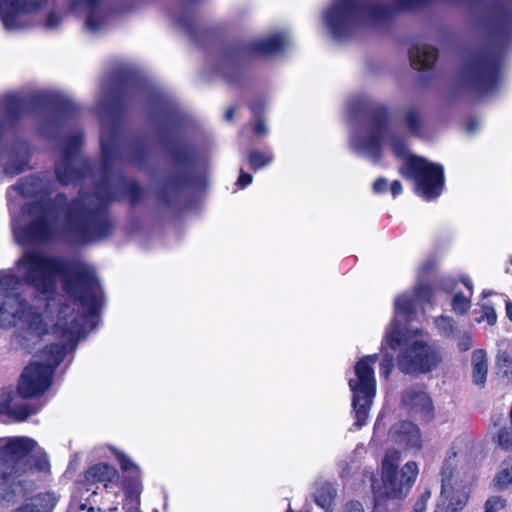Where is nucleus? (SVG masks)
<instances>
[{"label": "nucleus", "mask_w": 512, "mask_h": 512, "mask_svg": "<svg viewBox=\"0 0 512 512\" xmlns=\"http://www.w3.org/2000/svg\"><path fill=\"white\" fill-rule=\"evenodd\" d=\"M430 0H392L371 4L359 0H334L324 13V22L333 38L342 40L364 24H383L399 13L421 8Z\"/></svg>", "instance_id": "39448f33"}, {"label": "nucleus", "mask_w": 512, "mask_h": 512, "mask_svg": "<svg viewBox=\"0 0 512 512\" xmlns=\"http://www.w3.org/2000/svg\"><path fill=\"white\" fill-rule=\"evenodd\" d=\"M494 485L498 489H505L512 484V461L505 460L502 462L499 471L494 477Z\"/></svg>", "instance_id": "c756f323"}, {"label": "nucleus", "mask_w": 512, "mask_h": 512, "mask_svg": "<svg viewBox=\"0 0 512 512\" xmlns=\"http://www.w3.org/2000/svg\"><path fill=\"white\" fill-rule=\"evenodd\" d=\"M341 512H364V510L359 501H350L343 506Z\"/></svg>", "instance_id": "79ce46f5"}, {"label": "nucleus", "mask_w": 512, "mask_h": 512, "mask_svg": "<svg viewBox=\"0 0 512 512\" xmlns=\"http://www.w3.org/2000/svg\"><path fill=\"white\" fill-rule=\"evenodd\" d=\"M394 367V357L393 355L385 354L383 360L380 364V375L388 378L392 369Z\"/></svg>", "instance_id": "58836bf2"}, {"label": "nucleus", "mask_w": 512, "mask_h": 512, "mask_svg": "<svg viewBox=\"0 0 512 512\" xmlns=\"http://www.w3.org/2000/svg\"><path fill=\"white\" fill-rule=\"evenodd\" d=\"M506 506V500L500 496L489 497L484 504V512H499Z\"/></svg>", "instance_id": "c9c22d12"}, {"label": "nucleus", "mask_w": 512, "mask_h": 512, "mask_svg": "<svg viewBox=\"0 0 512 512\" xmlns=\"http://www.w3.org/2000/svg\"><path fill=\"white\" fill-rule=\"evenodd\" d=\"M472 382L483 387L486 383L488 365H487V354L483 349L475 350L472 353Z\"/></svg>", "instance_id": "a878e982"}, {"label": "nucleus", "mask_w": 512, "mask_h": 512, "mask_svg": "<svg viewBox=\"0 0 512 512\" xmlns=\"http://www.w3.org/2000/svg\"><path fill=\"white\" fill-rule=\"evenodd\" d=\"M252 180L253 177L251 174L241 171L236 184L238 187L243 189L250 185Z\"/></svg>", "instance_id": "37998d69"}, {"label": "nucleus", "mask_w": 512, "mask_h": 512, "mask_svg": "<svg viewBox=\"0 0 512 512\" xmlns=\"http://www.w3.org/2000/svg\"><path fill=\"white\" fill-rule=\"evenodd\" d=\"M402 405L408 413L419 415L421 418L432 417V402L428 394L420 388L410 387L406 389L401 398Z\"/></svg>", "instance_id": "aec40b11"}, {"label": "nucleus", "mask_w": 512, "mask_h": 512, "mask_svg": "<svg viewBox=\"0 0 512 512\" xmlns=\"http://www.w3.org/2000/svg\"><path fill=\"white\" fill-rule=\"evenodd\" d=\"M166 122L168 125H172L174 123V115H167Z\"/></svg>", "instance_id": "4d7b16f0"}, {"label": "nucleus", "mask_w": 512, "mask_h": 512, "mask_svg": "<svg viewBox=\"0 0 512 512\" xmlns=\"http://www.w3.org/2000/svg\"><path fill=\"white\" fill-rule=\"evenodd\" d=\"M434 322L440 334L447 337L453 335L455 330V323L450 317L440 316L436 318Z\"/></svg>", "instance_id": "473e14b6"}, {"label": "nucleus", "mask_w": 512, "mask_h": 512, "mask_svg": "<svg viewBox=\"0 0 512 512\" xmlns=\"http://www.w3.org/2000/svg\"><path fill=\"white\" fill-rule=\"evenodd\" d=\"M115 455L122 471L129 473L122 481L125 496L123 507L128 512H140V496L143 490L140 468L124 453L115 451Z\"/></svg>", "instance_id": "dca6fc26"}, {"label": "nucleus", "mask_w": 512, "mask_h": 512, "mask_svg": "<svg viewBox=\"0 0 512 512\" xmlns=\"http://www.w3.org/2000/svg\"><path fill=\"white\" fill-rule=\"evenodd\" d=\"M432 287L428 284L416 285L413 294H403L395 299V318L386 331V341L392 350L400 349L397 356V366L404 374H425L442 361L438 347L415 339L419 330L411 331L400 323V318L410 322L418 311L432 304Z\"/></svg>", "instance_id": "7ed1b4c3"}, {"label": "nucleus", "mask_w": 512, "mask_h": 512, "mask_svg": "<svg viewBox=\"0 0 512 512\" xmlns=\"http://www.w3.org/2000/svg\"><path fill=\"white\" fill-rule=\"evenodd\" d=\"M478 125H479V123L477 121H474V120L470 121L467 125V131L469 133H474L476 131Z\"/></svg>", "instance_id": "3c124183"}, {"label": "nucleus", "mask_w": 512, "mask_h": 512, "mask_svg": "<svg viewBox=\"0 0 512 512\" xmlns=\"http://www.w3.org/2000/svg\"><path fill=\"white\" fill-rule=\"evenodd\" d=\"M82 134H72L60 146L61 158L56 163L55 172L60 183L67 185L82 177L90 171L89 163L80 156L79 148Z\"/></svg>", "instance_id": "ddd939ff"}, {"label": "nucleus", "mask_w": 512, "mask_h": 512, "mask_svg": "<svg viewBox=\"0 0 512 512\" xmlns=\"http://www.w3.org/2000/svg\"><path fill=\"white\" fill-rule=\"evenodd\" d=\"M511 264H512V257H511Z\"/></svg>", "instance_id": "680f3d73"}, {"label": "nucleus", "mask_w": 512, "mask_h": 512, "mask_svg": "<svg viewBox=\"0 0 512 512\" xmlns=\"http://www.w3.org/2000/svg\"><path fill=\"white\" fill-rule=\"evenodd\" d=\"M74 11H83L86 14L85 25L91 33L104 30L109 22L110 13L105 0H70Z\"/></svg>", "instance_id": "a211bd4d"}, {"label": "nucleus", "mask_w": 512, "mask_h": 512, "mask_svg": "<svg viewBox=\"0 0 512 512\" xmlns=\"http://www.w3.org/2000/svg\"><path fill=\"white\" fill-rule=\"evenodd\" d=\"M49 187L50 183L48 181L38 175H33L21 180L19 184L13 187V190L24 197H33L46 194Z\"/></svg>", "instance_id": "5701e85b"}, {"label": "nucleus", "mask_w": 512, "mask_h": 512, "mask_svg": "<svg viewBox=\"0 0 512 512\" xmlns=\"http://www.w3.org/2000/svg\"><path fill=\"white\" fill-rule=\"evenodd\" d=\"M463 78L465 83L481 95H488L500 85V61L491 54L473 58L465 67Z\"/></svg>", "instance_id": "9b49d317"}, {"label": "nucleus", "mask_w": 512, "mask_h": 512, "mask_svg": "<svg viewBox=\"0 0 512 512\" xmlns=\"http://www.w3.org/2000/svg\"><path fill=\"white\" fill-rule=\"evenodd\" d=\"M36 468L47 471V455L29 437H12L0 439V500L14 502L17 497H24L22 481L15 475Z\"/></svg>", "instance_id": "423d86ee"}, {"label": "nucleus", "mask_w": 512, "mask_h": 512, "mask_svg": "<svg viewBox=\"0 0 512 512\" xmlns=\"http://www.w3.org/2000/svg\"><path fill=\"white\" fill-rule=\"evenodd\" d=\"M391 193L394 197L400 195L402 193V184L400 181L395 180L391 183L390 187Z\"/></svg>", "instance_id": "09e8293b"}, {"label": "nucleus", "mask_w": 512, "mask_h": 512, "mask_svg": "<svg viewBox=\"0 0 512 512\" xmlns=\"http://www.w3.org/2000/svg\"><path fill=\"white\" fill-rule=\"evenodd\" d=\"M336 496L337 489L332 483L326 481L316 482L314 499L316 504L326 512L333 509Z\"/></svg>", "instance_id": "393cba45"}, {"label": "nucleus", "mask_w": 512, "mask_h": 512, "mask_svg": "<svg viewBox=\"0 0 512 512\" xmlns=\"http://www.w3.org/2000/svg\"><path fill=\"white\" fill-rule=\"evenodd\" d=\"M431 497V491L426 489L413 505L411 512H426L428 500Z\"/></svg>", "instance_id": "4c0bfd02"}, {"label": "nucleus", "mask_w": 512, "mask_h": 512, "mask_svg": "<svg viewBox=\"0 0 512 512\" xmlns=\"http://www.w3.org/2000/svg\"><path fill=\"white\" fill-rule=\"evenodd\" d=\"M399 462L400 453L396 450L388 451L382 461V494L387 498L406 497L417 478L416 462H407L400 471Z\"/></svg>", "instance_id": "1a4fd4ad"}, {"label": "nucleus", "mask_w": 512, "mask_h": 512, "mask_svg": "<svg viewBox=\"0 0 512 512\" xmlns=\"http://www.w3.org/2000/svg\"><path fill=\"white\" fill-rule=\"evenodd\" d=\"M387 188V180L383 177L378 178L373 185V190L376 193H382L386 191Z\"/></svg>", "instance_id": "c03bdc74"}, {"label": "nucleus", "mask_w": 512, "mask_h": 512, "mask_svg": "<svg viewBox=\"0 0 512 512\" xmlns=\"http://www.w3.org/2000/svg\"><path fill=\"white\" fill-rule=\"evenodd\" d=\"M498 445L507 451H512V431L508 428H501L497 435Z\"/></svg>", "instance_id": "e433bc0d"}, {"label": "nucleus", "mask_w": 512, "mask_h": 512, "mask_svg": "<svg viewBox=\"0 0 512 512\" xmlns=\"http://www.w3.org/2000/svg\"><path fill=\"white\" fill-rule=\"evenodd\" d=\"M177 22H178L179 26H181L187 32H189V33L191 32L192 22H191L190 18H187V17L183 16V17H180L177 20Z\"/></svg>", "instance_id": "de8ad7c7"}, {"label": "nucleus", "mask_w": 512, "mask_h": 512, "mask_svg": "<svg viewBox=\"0 0 512 512\" xmlns=\"http://www.w3.org/2000/svg\"><path fill=\"white\" fill-rule=\"evenodd\" d=\"M197 41L206 50H209L210 48H212V49H215V50L221 52V50H222L221 29H206L202 32L201 38Z\"/></svg>", "instance_id": "bb28decb"}, {"label": "nucleus", "mask_w": 512, "mask_h": 512, "mask_svg": "<svg viewBox=\"0 0 512 512\" xmlns=\"http://www.w3.org/2000/svg\"><path fill=\"white\" fill-rule=\"evenodd\" d=\"M431 268L430 263H425L422 265V267L419 269V275L422 276L426 271H428Z\"/></svg>", "instance_id": "5fc2aeb1"}, {"label": "nucleus", "mask_w": 512, "mask_h": 512, "mask_svg": "<svg viewBox=\"0 0 512 512\" xmlns=\"http://www.w3.org/2000/svg\"><path fill=\"white\" fill-rule=\"evenodd\" d=\"M254 132L260 136H264L267 134V127L261 119H259L255 126H254Z\"/></svg>", "instance_id": "a18cd8bd"}, {"label": "nucleus", "mask_w": 512, "mask_h": 512, "mask_svg": "<svg viewBox=\"0 0 512 512\" xmlns=\"http://www.w3.org/2000/svg\"><path fill=\"white\" fill-rule=\"evenodd\" d=\"M437 50L429 45L417 44L409 51L411 65L417 70L431 68L437 60Z\"/></svg>", "instance_id": "4be33fe9"}, {"label": "nucleus", "mask_w": 512, "mask_h": 512, "mask_svg": "<svg viewBox=\"0 0 512 512\" xmlns=\"http://www.w3.org/2000/svg\"><path fill=\"white\" fill-rule=\"evenodd\" d=\"M389 436L396 444L405 448L420 449L422 439L419 428L409 421H401L395 424Z\"/></svg>", "instance_id": "412c9836"}, {"label": "nucleus", "mask_w": 512, "mask_h": 512, "mask_svg": "<svg viewBox=\"0 0 512 512\" xmlns=\"http://www.w3.org/2000/svg\"><path fill=\"white\" fill-rule=\"evenodd\" d=\"M252 110L253 112L256 114L257 113V110H256V107L255 106H252Z\"/></svg>", "instance_id": "052dcab7"}, {"label": "nucleus", "mask_w": 512, "mask_h": 512, "mask_svg": "<svg viewBox=\"0 0 512 512\" xmlns=\"http://www.w3.org/2000/svg\"><path fill=\"white\" fill-rule=\"evenodd\" d=\"M47 0H1L2 25L8 32H21L36 23L35 16Z\"/></svg>", "instance_id": "4468645a"}, {"label": "nucleus", "mask_w": 512, "mask_h": 512, "mask_svg": "<svg viewBox=\"0 0 512 512\" xmlns=\"http://www.w3.org/2000/svg\"><path fill=\"white\" fill-rule=\"evenodd\" d=\"M400 173L416 183V192L426 200L437 198L444 187V169L419 156H408Z\"/></svg>", "instance_id": "6e6552de"}, {"label": "nucleus", "mask_w": 512, "mask_h": 512, "mask_svg": "<svg viewBox=\"0 0 512 512\" xmlns=\"http://www.w3.org/2000/svg\"><path fill=\"white\" fill-rule=\"evenodd\" d=\"M487 13L490 24L499 34L512 33V0H489Z\"/></svg>", "instance_id": "6ab92c4d"}, {"label": "nucleus", "mask_w": 512, "mask_h": 512, "mask_svg": "<svg viewBox=\"0 0 512 512\" xmlns=\"http://www.w3.org/2000/svg\"><path fill=\"white\" fill-rule=\"evenodd\" d=\"M377 359V354L361 358L354 367V377L349 378L348 381L352 392V407L355 418L353 426L357 429L366 424L376 394L373 366Z\"/></svg>", "instance_id": "0eeeda50"}, {"label": "nucleus", "mask_w": 512, "mask_h": 512, "mask_svg": "<svg viewBox=\"0 0 512 512\" xmlns=\"http://www.w3.org/2000/svg\"><path fill=\"white\" fill-rule=\"evenodd\" d=\"M31 105L44 110L46 118L39 129L46 137H53L50 129H58L59 122L55 119V114H70L75 110V105L69 98L53 91L38 92L32 97Z\"/></svg>", "instance_id": "2eb2a0df"}, {"label": "nucleus", "mask_w": 512, "mask_h": 512, "mask_svg": "<svg viewBox=\"0 0 512 512\" xmlns=\"http://www.w3.org/2000/svg\"><path fill=\"white\" fill-rule=\"evenodd\" d=\"M32 149L24 140H18L4 147L0 153L2 173L14 177L30 169Z\"/></svg>", "instance_id": "f3484780"}, {"label": "nucleus", "mask_w": 512, "mask_h": 512, "mask_svg": "<svg viewBox=\"0 0 512 512\" xmlns=\"http://www.w3.org/2000/svg\"><path fill=\"white\" fill-rule=\"evenodd\" d=\"M471 306L470 299L462 293H457L452 300V309L455 313L464 314Z\"/></svg>", "instance_id": "f704fd0d"}, {"label": "nucleus", "mask_w": 512, "mask_h": 512, "mask_svg": "<svg viewBox=\"0 0 512 512\" xmlns=\"http://www.w3.org/2000/svg\"><path fill=\"white\" fill-rule=\"evenodd\" d=\"M13 270L0 272V326L15 327L12 345L30 352L52 329L62 343L46 346L23 370L17 392L0 393V415L19 421L36 413L24 398L37 397L52 384L55 368L78 341L95 328L103 301L92 266L25 251Z\"/></svg>", "instance_id": "f257e3e1"}, {"label": "nucleus", "mask_w": 512, "mask_h": 512, "mask_svg": "<svg viewBox=\"0 0 512 512\" xmlns=\"http://www.w3.org/2000/svg\"><path fill=\"white\" fill-rule=\"evenodd\" d=\"M290 42V35L287 31H280L270 36L256 38L249 43H238L226 46V81L228 80V69L235 60L245 59L256 55H274L283 51Z\"/></svg>", "instance_id": "f8f14e48"}, {"label": "nucleus", "mask_w": 512, "mask_h": 512, "mask_svg": "<svg viewBox=\"0 0 512 512\" xmlns=\"http://www.w3.org/2000/svg\"><path fill=\"white\" fill-rule=\"evenodd\" d=\"M233 113H234V111H233V109H231V108L226 110V114H225L226 121H228V120H231V119H232V117H233Z\"/></svg>", "instance_id": "6e6d98bb"}, {"label": "nucleus", "mask_w": 512, "mask_h": 512, "mask_svg": "<svg viewBox=\"0 0 512 512\" xmlns=\"http://www.w3.org/2000/svg\"><path fill=\"white\" fill-rule=\"evenodd\" d=\"M509 417H510V422L512 424V406H511V410H510V413H509Z\"/></svg>", "instance_id": "bf43d9fd"}, {"label": "nucleus", "mask_w": 512, "mask_h": 512, "mask_svg": "<svg viewBox=\"0 0 512 512\" xmlns=\"http://www.w3.org/2000/svg\"><path fill=\"white\" fill-rule=\"evenodd\" d=\"M288 512H291V510L289 509Z\"/></svg>", "instance_id": "e2e57ef3"}, {"label": "nucleus", "mask_w": 512, "mask_h": 512, "mask_svg": "<svg viewBox=\"0 0 512 512\" xmlns=\"http://www.w3.org/2000/svg\"><path fill=\"white\" fill-rule=\"evenodd\" d=\"M497 374L503 378H512V357L506 352H499L496 356Z\"/></svg>", "instance_id": "2f4dec72"}, {"label": "nucleus", "mask_w": 512, "mask_h": 512, "mask_svg": "<svg viewBox=\"0 0 512 512\" xmlns=\"http://www.w3.org/2000/svg\"><path fill=\"white\" fill-rule=\"evenodd\" d=\"M273 161V154L269 151L261 152L251 150L248 153V162L253 170H258L268 166Z\"/></svg>", "instance_id": "7c9ffc66"}, {"label": "nucleus", "mask_w": 512, "mask_h": 512, "mask_svg": "<svg viewBox=\"0 0 512 512\" xmlns=\"http://www.w3.org/2000/svg\"><path fill=\"white\" fill-rule=\"evenodd\" d=\"M403 124L414 136H421L423 130V120L420 112L415 108L408 109L403 116Z\"/></svg>", "instance_id": "cd10ccee"}, {"label": "nucleus", "mask_w": 512, "mask_h": 512, "mask_svg": "<svg viewBox=\"0 0 512 512\" xmlns=\"http://www.w3.org/2000/svg\"><path fill=\"white\" fill-rule=\"evenodd\" d=\"M347 109L351 119L364 117L366 120V126L362 130L351 132L350 144L355 151L373 161H379L382 157V146L388 141L396 157L407 156V140L391 130L389 113L385 107L370 108L366 98L358 97L348 102Z\"/></svg>", "instance_id": "20e7f679"}, {"label": "nucleus", "mask_w": 512, "mask_h": 512, "mask_svg": "<svg viewBox=\"0 0 512 512\" xmlns=\"http://www.w3.org/2000/svg\"><path fill=\"white\" fill-rule=\"evenodd\" d=\"M506 306V315L510 321H512V302L507 300L505 303Z\"/></svg>", "instance_id": "603ef678"}, {"label": "nucleus", "mask_w": 512, "mask_h": 512, "mask_svg": "<svg viewBox=\"0 0 512 512\" xmlns=\"http://www.w3.org/2000/svg\"><path fill=\"white\" fill-rule=\"evenodd\" d=\"M161 197H162L163 201H165V202H170L169 197H168V196H166V195H165V193H163Z\"/></svg>", "instance_id": "13d9d810"}, {"label": "nucleus", "mask_w": 512, "mask_h": 512, "mask_svg": "<svg viewBox=\"0 0 512 512\" xmlns=\"http://www.w3.org/2000/svg\"><path fill=\"white\" fill-rule=\"evenodd\" d=\"M85 478L88 482L103 483L104 488L107 489L109 484L118 480L119 474L113 466L100 463L90 467L85 474Z\"/></svg>", "instance_id": "b1692460"}, {"label": "nucleus", "mask_w": 512, "mask_h": 512, "mask_svg": "<svg viewBox=\"0 0 512 512\" xmlns=\"http://www.w3.org/2000/svg\"><path fill=\"white\" fill-rule=\"evenodd\" d=\"M441 482V495L434 512H461L467 504L469 490L456 472V453L444 460Z\"/></svg>", "instance_id": "9d476101"}, {"label": "nucleus", "mask_w": 512, "mask_h": 512, "mask_svg": "<svg viewBox=\"0 0 512 512\" xmlns=\"http://www.w3.org/2000/svg\"><path fill=\"white\" fill-rule=\"evenodd\" d=\"M62 23V16L55 12H50L44 22V26L48 30H56Z\"/></svg>", "instance_id": "ea45409f"}, {"label": "nucleus", "mask_w": 512, "mask_h": 512, "mask_svg": "<svg viewBox=\"0 0 512 512\" xmlns=\"http://www.w3.org/2000/svg\"><path fill=\"white\" fill-rule=\"evenodd\" d=\"M473 345L472 336L469 333L463 334L458 340V348L461 351L469 350Z\"/></svg>", "instance_id": "a19ab883"}, {"label": "nucleus", "mask_w": 512, "mask_h": 512, "mask_svg": "<svg viewBox=\"0 0 512 512\" xmlns=\"http://www.w3.org/2000/svg\"><path fill=\"white\" fill-rule=\"evenodd\" d=\"M48 501H50L49 495H38L15 512H47L53 508V504H49Z\"/></svg>", "instance_id": "c85d7f7f"}, {"label": "nucleus", "mask_w": 512, "mask_h": 512, "mask_svg": "<svg viewBox=\"0 0 512 512\" xmlns=\"http://www.w3.org/2000/svg\"><path fill=\"white\" fill-rule=\"evenodd\" d=\"M101 114L100 144L102 151V179L97 182L92 195L81 191L77 198L67 203L65 195L55 199L41 197L22 208L19 217H13L14 237L20 244L61 238L71 244H84L109 235L112 223L106 211L111 200L128 196L133 204L140 200L141 187L113 171L118 160L139 165L147 152L139 140L127 142L120 123L111 116L110 106L99 103Z\"/></svg>", "instance_id": "f03ea898"}, {"label": "nucleus", "mask_w": 512, "mask_h": 512, "mask_svg": "<svg viewBox=\"0 0 512 512\" xmlns=\"http://www.w3.org/2000/svg\"><path fill=\"white\" fill-rule=\"evenodd\" d=\"M456 281L452 278H445L442 280V289L446 292L453 291Z\"/></svg>", "instance_id": "49530a36"}, {"label": "nucleus", "mask_w": 512, "mask_h": 512, "mask_svg": "<svg viewBox=\"0 0 512 512\" xmlns=\"http://www.w3.org/2000/svg\"><path fill=\"white\" fill-rule=\"evenodd\" d=\"M181 188V183L179 182H171L167 184L165 191H171L173 194H178Z\"/></svg>", "instance_id": "8fccbe9b"}, {"label": "nucleus", "mask_w": 512, "mask_h": 512, "mask_svg": "<svg viewBox=\"0 0 512 512\" xmlns=\"http://www.w3.org/2000/svg\"><path fill=\"white\" fill-rule=\"evenodd\" d=\"M478 323L486 321L488 325L492 326L497 321V315L493 306L488 303H483L481 305V315L476 318Z\"/></svg>", "instance_id": "72a5a7b5"}, {"label": "nucleus", "mask_w": 512, "mask_h": 512, "mask_svg": "<svg viewBox=\"0 0 512 512\" xmlns=\"http://www.w3.org/2000/svg\"><path fill=\"white\" fill-rule=\"evenodd\" d=\"M461 281L463 284L470 290V293L472 294L473 284L469 277H462Z\"/></svg>", "instance_id": "864d4df0"}]
</instances>
